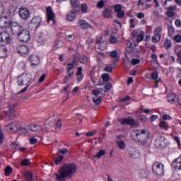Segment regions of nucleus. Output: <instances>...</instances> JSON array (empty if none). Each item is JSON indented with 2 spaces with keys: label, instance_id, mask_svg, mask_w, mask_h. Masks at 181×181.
Listing matches in <instances>:
<instances>
[{
  "label": "nucleus",
  "instance_id": "1",
  "mask_svg": "<svg viewBox=\"0 0 181 181\" xmlns=\"http://www.w3.org/2000/svg\"><path fill=\"white\" fill-rule=\"evenodd\" d=\"M77 172V165L74 163H64L59 168V174L55 173L56 179L63 181L64 179H71Z\"/></svg>",
  "mask_w": 181,
  "mask_h": 181
},
{
  "label": "nucleus",
  "instance_id": "2",
  "mask_svg": "<svg viewBox=\"0 0 181 181\" xmlns=\"http://www.w3.org/2000/svg\"><path fill=\"white\" fill-rule=\"evenodd\" d=\"M131 138L132 141H134L135 142H140V144L145 145V144L148 142V140L151 139V132L145 129L133 130L131 132Z\"/></svg>",
  "mask_w": 181,
  "mask_h": 181
},
{
  "label": "nucleus",
  "instance_id": "3",
  "mask_svg": "<svg viewBox=\"0 0 181 181\" xmlns=\"http://www.w3.org/2000/svg\"><path fill=\"white\" fill-rule=\"evenodd\" d=\"M11 26L12 32L16 33L22 29V26L18 23H12L11 19L8 18L6 16L0 17V28H9Z\"/></svg>",
  "mask_w": 181,
  "mask_h": 181
},
{
  "label": "nucleus",
  "instance_id": "4",
  "mask_svg": "<svg viewBox=\"0 0 181 181\" xmlns=\"http://www.w3.org/2000/svg\"><path fill=\"white\" fill-rule=\"evenodd\" d=\"M30 81H32V75L23 73L17 77L16 83L18 87H23L24 86H29Z\"/></svg>",
  "mask_w": 181,
  "mask_h": 181
},
{
  "label": "nucleus",
  "instance_id": "5",
  "mask_svg": "<svg viewBox=\"0 0 181 181\" xmlns=\"http://www.w3.org/2000/svg\"><path fill=\"white\" fill-rule=\"evenodd\" d=\"M17 37L20 42L26 43L30 40V32L27 29H23L18 33Z\"/></svg>",
  "mask_w": 181,
  "mask_h": 181
},
{
  "label": "nucleus",
  "instance_id": "6",
  "mask_svg": "<svg viewBox=\"0 0 181 181\" xmlns=\"http://www.w3.org/2000/svg\"><path fill=\"white\" fill-rule=\"evenodd\" d=\"M42 21L43 20L40 16L33 17L28 24L29 30H36V29L40 26V23H42Z\"/></svg>",
  "mask_w": 181,
  "mask_h": 181
},
{
  "label": "nucleus",
  "instance_id": "7",
  "mask_svg": "<svg viewBox=\"0 0 181 181\" xmlns=\"http://www.w3.org/2000/svg\"><path fill=\"white\" fill-rule=\"evenodd\" d=\"M11 35L7 31H2L0 33V46L4 45H9L11 43Z\"/></svg>",
  "mask_w": 181,
  "mask_h": 181
},
{
  "label": "nucleus",
  "instance_id": "8",
  "mask_svg": "<svg viewBox=\"0 0 181 181\" xmlns=\"http://www.w3.org/2000/svg\"><path fill=\"white\" fill-rule=\"evenodd\" d=\"M18 15L23 21H26L30 18V11L26 7H21L18 10Z\"/></svg>",
  "mask_w": 181,
  "mask_h": 181
},
{
  "label": "nucleus",
  "instance_id": "9",
  "mask_svg": "<svg viewBox=\"0 0 181 181\" xmlns=\"http://www.w3.org/2000/svg\"><path fill=\"white\" fill-rule=\"evenodd\" d=\"M118 122H120L122 125H130L131 127L136 125V122L135 121V119H132L130 117H129L128 118L123 117L122 119H119Z\"/></svg>",
  "mask_w": 181,
  "mask_h": 181
},
{
  "label": "nucleus",
  "instance_id": "10",
  "mask_svg": "<svg viewBox=\"0 0 181 181\" xmlns=\"http://www.w3.org/2000/svg\"><path fill=\"white\" fill-rule=\"evenodd\" d=\"M16 52L19 54H29V47L26 45H18Z\"/></svg>",
  "mask_w": 181,
  "mask_h": 181
},
{
  "label": "nucleus",
  "instance_id": "11",
  "mask_svg": "<svg viewBox=\"0 0 181 181\" xmlns=\"http://www.w3.org/2000/svg\"><path fill=\"white\" fill-rule=\"evenodd\" d=\"M8 131L10 132H18L21 128L19 122H13L7 126Z\"/></svg>",
  "mask_w": 181,
  "mask_h": 181
},
{
  "label": "nucleus",
  "instance_id": "12",
  "mask_svg": "<svg viewBox=\"0 0 181 181\" xmlns=\"http://www.w3.org/2000/svg\"><path fill=\"white\" fill-rule=\"evenodd\" d=\"M110 57L115 59V60L112 62L114 66H117V64L119 63V57H118V52H117V50L111 51L110 52Z\"/></svg>",
  "mask_w": 181,
  "mask_h": 181
},
{
  "label": "nucleus",
  "instance_id": "13",
  "mask_svg": "<svg viewBox=\"0 0 181 181\" xmlns=\"http://www.w3.org/2000/svg\"><path fill=\"white\" fill-rule=\"evenodd\" d=\"M171 166L175 170H181V155L173 161Z\"/></svg>",
  "mask_w": 181,
  "mask_h": 181
},
{
  "label": "nucleus",
  "instance_id": "14",
  "mask_svg": "<svg viewBox=\"0 0 181 181\" xmlns=\"http://www.w3.org/2000/svg\"><path fill=\"white\" fill-rule=\"evenodd\" d=\"M47 11V22H50V21H52V22H54V18H56V15H54V13L53 12V10L52 9V7L48 6L46 8Z\"/></svg>",
  "mask_w": 181,
  "mask_h": 181
},
{
  "label": "nucleus",
  "instance_id": "15",
  "mask_svg": "<svg viewBox=\"0 0 181 181\" xmlns=\"http://www.w3.org/2000/svg\"><path fill=\"white\" fill-rule=\"evenodd\" d=\"M78 26H79V28H81V29H90V28H91V25H90V23H88V22H87V21L86 20H78Z\"/></svg>",
  "mask_w": 181,
  "mask_h": 181
},
{
  "label": "nucleus",
  "instance_id": "16",
  "mask_svg": "<svg viewBox=\"0 0 181 181\" xmlns=\"http://www.w3.org/2000/svg\"><path fill=\"white\" fill-rule=\"evenodd\" d=\"M29 61L33 66H37L40 63V58L36 54H33L30 56Z\"/></svg>",
  "mask_w": 181,
  "mask_h": 181
},
{
  "label": "nucleus",
  "instance_id": "17",
  "mask_svg": "<svg viewBox=\"0 0 181 181\" xmlns=\"http://www.w3.org/2000/svg\"><path fill=\"white\" fill-rule=\"evenodd\" d=\"M76 76H77V81H78V83H81V81H83V78H84V74H83V67H78Z\"/></svg>",
  "mask_w": 181,
  "mask_h": 181
},
{
  "label": "nucleus",
  "instance_id": "18",
  "mask_svg": "<svg viewBox=\"0 0 181 181\" xmlns=\"http://www.w3.org/2000/svg\"><path fill=\"white\" fill-rule=\"evenodd\" d=\"M70 3L71 5V8L74 11V12H76V13H78L80 12V7L78 6V1L77 0H70Z\"/></svg>",
  "mask_w": 181,
  "mask_h": 181
},
{
  "label": "nucleus",
  "instance_id": "19",
  "mask_svg": "<svg viewBox=\"0 0 181 181\" xmlns=\"http://www.w3.org/2000/svg\"><path fill=\"white\" fill-rule=\"evenodd\" d=\"M111 15H112V6H109L105 8L103 16L104 18H111Z\"/></svg>",
  "mask_w": 181,
  "mask_h": 181
},
{
  "label": "nucleus",
  "instance_id": "20",
  "mask_svg": "<svg viewBox=\"0 0 181 181\" xmlns=\"http://www.w3.org/2000/svg\"><path fill=\"white\" fill-rule=\"evenodd\" d=\"M175 11H176V6H170L167 8V16L168 18H173L175 16Z\"/></svg>",
  "mask_w": 181,
  "mask_h": 181
},
{
  "label": "nucleus",
  "instance_id": "21",
  "mask_svg": "<svg viewBox=\"0 0 181 181\" xmlns=\"http://www.w3.org/2000/svg\"><path fill=\"white\" fill-rule=\"evenodd\" d=\"M8 57V48L5 46L0 47V59H4Z\"/></svg>",
  "mask_w": 181,
  "mask_h": 181
},
{
  "label": "nucleus",
  "instance_id": "22",
  "mask_svg": "<svg viewBox=\"0 0 181 181\" xmlns=\"http://www.w3.org/2000/svg\"><path fill=\"white\" fill-rule=\"evenodd\" d=\"M66 76H64V78L62 80L63 84H67L71 78H73V76H74V71H72L71 73H66Z\"/></svg>",
  "mask_w": 181,
  "mask_h": 181
},
{
  "label": "nucleus",
  "instance_id": "23",
  "mask_svg": "<svg viewBox=\"0 0 181 181\" xmlns=\"http://www.w3.org/2000/svg\"><path fill=\"white\" fill-rule=\"evenodd\" d=\"M129 156L131 158L133 159H138L139 156H141V153L138 150L132 149V151H129Z\"/></svg>",
  "mask_w": 181,
  "mask_h": 181
},
{
  "label": "nucleus",
  "instance_id": "24",
  "mask_svg": "<svg viewBox=\"0 0 181 181\" xmlns=\"http://www.w3.org/2000/svg\"><path fill=\"white\" fill-rule=\"evenodd\" d=\"M76 64V58H74L72 61L71 63H69L67 65H66V73H71V70H74V66Z\"/></svg>",
  "mask_w": 181,
  "mask_h": 181
},
{
  "label": "nucleus",
  "instance_id": "25",
  "mask_svg": "<svg viewBox=\"0 0 181 181\" xmlns=\"http://www.w3.org/2000/svg\"><path fill=\"white\" fill-rule=\"evenodd\" d=\"M168 103L176 104V95L175 93H169L167 96Z\"/></svg>",
  "mask_w": 181,
  "mask_h": 181
},
{
  "label": "nucleus",
  "instance_id": "26",
  "mask_svg": "<svg viewBox=\"0 0 181 181\" xmlns=\"http://www.w3.org/2000/svg\"><path fill=\"white\" fill-rule=\"evenodd\" d=\"M77 13L74 12V10H73L72 11L69 12L67 15H66V19L68 21H69V22H73V21H74V19H76V14Z\"/></svg>",
  "mask_w": 181,
  "mask_h": 181
},
{
  "label": "nucleus",
  "instance_id": "27",
  "mask_svg": "<svg viewBox=\"0 0 181 181\" xmlns=\"http://www.w3.org/2000/svg\"><path fill=\"white\" fill-rule=\"evenodd\" d=\"M24 177L27 181H33V174L29 171L24 173Z\"/></svg>",
  "mask_w": 181,
  "mask_h": 181
},
{
  "label": "nucleus",
  "instance_id": "28",
  "mask_svg": "<svg viewBox=\"0 0 181 181\" xmlns=\"http://www.w3.org/2000/svg\"><path fill=\"white\" fill-rule=\"evenodd\" d=\"M12 172H13L12 167L9 165L6 166L4 169V176H11V175H12Z\"/></svg>",
  "mask_w": 181,
  "mask_h": 181
},
{
  "label": "nucleus",
  "instance_id": "29",
  "mask_svg": "<svg viewBox=\"0 0 181 181\" xmlns=\"http://www.w3.org/2000/svg\"><path fill=\"white\" fill-rule=\"evenodd\" d=\"M103 93V88H99L98 89H93L92 90L93 95H95V97L97 98L100 94Z\"/></svg>",
  "mask_w": 181,
  "mask_h": 181
},
{
  "label": "nucleus",
  "instance_id": "30",
  "mask_svg": "<svg viewBox=\"0 0 181 181\" xmlns=\"http://www.w3.org/2000/svg\"><path fill=\"white\" fill-rule=\"evenodd\" d=\"M168 33L169 37H173V35L175 33V28L173 26L170 25L168 27Z\"/></svg>",
  "mask_w": 181,
  "mask_h": 181
},
{
  "label": "nucleus",
  "instance_id": "31",
  "mask_svg": "<svg viewBox=\"0 0 181 181\" xmlns=\"http://www.w3.org/2000/svg\"><path fill=\"white\" fill-rule=\"evenodd\" d=\"M159 127L162 129H164V131H168L169 129V125H168V123L166 122H160Z\"/></svg>",
  "mask_w": 181,
  "mask_h": 181
},
{
  "label": "nucleus",
  "instance_id": "32",
  "mask_svg": "<svg viewBox=\"0 0 181 181\" xmlns=\"http://www.w3.org/2000/svg\"><path fill=\"white\" fill-rule=\"evenodd\" d=\"M159 169V163H156L152 165V170L154 175H158V170Z\"/></svg>",
  "mask_w": 181,
  "mask_h": 181
},
{
  "label": "nucleus",
  "instance_id": "33",
  "mask_svg": "<svg viewBox=\"0 0 181 181\" xmlns=\"http://www.w3.org/2000/svg\"><path fill=\"white\" fill-rule=\"evenodd\" d=\"M112 6V9L113 8L115 13L122 11V5L121 4H115V6Z\"/></svg>",
  "mask_w": 181,
  "mask_h": 181
},
{
  "label": "nucleus",
  "instance_id": "34",
  "mask_svg": "<svg viewBox=\"0 0 181 181\" xmlns=\"http://www.w3.org/2000/svg\"><path fill=\"white\" fill-rule=\"evenodd\" d=\"M28 128L30 131H33V132H37V131H39V128H37V125L35 124L28 125Z\"/></svg>",
  "mask_w": 181,
  "mask_h": 181
},
{
  "label": "nucleus",
  "instance_id": "35",
  "mask_svg": "<svg viewBox=\"0 0 181 181\" xmlns=\"http://www.w3.org/2000/svg\"><path fill=\"white\" fill-rule=\"evenodd\" d=\"M175 53L177 54V57H181V45L175 46Z\"/></svg>",
  "mask_w": 181,
  "mask_h": 181
},
{
  "label": "nucleus",
  "instance_id": "36",
  "mask_svg": "<svg viewBox=\"0 0 181 181\" xmlns=\"http://www.w3.org/2000/svg\"><path fill=\"white\" fill-rule=\"evenodd\" d=\"M164 47L167 50L170 49V47H172V41L169 39H166L164 42Z\"/></svg>",
  "mask_w": 181,
  "mask_h": 181
},
{
  "label": "nucleus",
  "instance_id": "37",
  "mask_svg": "<svg viewBox=\"0 0 181 181\" xmlns=\"http://www.w3.org/2000/svg\"><path fill=\"white\" fill-rule=\"evenodd\" d=\"M79 61L81 64H87V62H88V59L87 58V56L82 55L79 57Z\"/></svg>",
  "mask_w": 181,
  "mask_h": 181
},
{
  "label": "nucleus",
  "instance_id": "38",
  "mask_svg": "<svg viewBox=\"0 0 181 181\" xmlns=\"http://www.w3.org/2000/svg\"><path fill=\"white\" fill-rule=\"evenodd\" d=\"M105 153V150H100L99 152H98L97 154L94 156V158H98V159H100V158L102 156H104Z\"/></svg>",
  "mask_w": 181,
  "mask_h": 181
},
{
  "label": "nucleus",
  "instance_id": "39",
  "mask_svg": "<svg viewBox=\"0 0 181 181\" xmlns=\"http://www.w3.org/2000/svg\"><path fill=\"white\" fill-rule=\"evenodd\" d=\"M133 50H135V44L132 42L129 46L127 47V52H128V53H132Z\"/></svg>",
  "mask_w": 181,
  "mask_h": 181
},
{
  "label": "nucleus",
  "instance_id": "40",
  "mask_svg": "<svg viewBox=\"0 0 181 181\" xmlns=\"http://www.w3.org/2000/svg\"><path fill=\"white\" fill-rule=\"evenodd\" d=\"M29 165H30V160L28 158H24L21 163V166H29Z\"/></svg>",
  "mask_w": 181,
  "mask_h": 181
},
{
  "label": "nucleus",
  "instance_id": "41",
  "mask_svg": "<svg viewBox=\"0 0 181 181\" xmlns=\"http://www.w3.org/2000/svg\"><path fill=\"white\" fill-rule=\"evenodd\" d=\"M117 146L119 148V149H125L127 147L125 142H124L122 140L117 141Z\"/></svg>",
  "mask_w": 181,
  "mask_h": 181
},
{
  "label": "nucleus",
  "instance_id": "42",
  "mask_svg": "<svg viewBox=\"0 0 181 181\" xmlns=\"http://www.w3.org/2000/svg\"><path fill=\"white\" fill-rule=\"evenodd\" d=\"M161 119L163 120V122H165V121H170V119H172V117L168 114H164L161 116Z\"/></svg>",
  "mask_w": 181,
  "mask_h": 181
},
{
  "label": "nucleus",
  "instance_id": "43",
  "mask_svg": "<svg viewBox=\"0 0 181 181\" xmlns=\"http://www.w3.org/2000/svg\"><path fill=\"white\" fill-rule=\"evenodd\" d=\"M93 102L94 103V104H95V105H100V104H101V97H93Z\"/></svg>",
  "mask_w": 181,
  "mask_h": 181
},
{
  "label": "nucleus",
  "instance_id": "44",
  "mask_svg": "<svg viewBox=\"0 0 181 181\" xmlns=\"http://www.w3.org/2000/svg\"><path fill=\"white\" fill-rule=\"evenodd\" d=\"M117 18H119V19H123V18H125V11H120L117 13Z\"/></svg>",
  "mask_w": 181,
  "mask_h": 181
},
{
  "label": "nucleus",
  "instance_id": "45",
  "mask_svg": "<svg viewBox=\"0 0 181 181\" xmlns=\"http://www.w3.org/2000/svg\"><path fill=\"white\" fill-rule=\"evenodd\" d=\"M62 120L60 119H58L56 122V124H55V129L57 131H60V129H62Z\"/></svg>",
  "mask_w": 181,
  "mask_h": 181
},
{
  "label": "nucleus",
  "instance_id": "46",
  "mask_svg": "<svg viewBox=\"0 0 181 181\" xmlns=\"http://www.w3.org/2000/svg\"><path fill=\"white\" fill-rule=\"evenodd\" d=\"M25 86H26L25 88H23L21 90L17 93L18 95H19L20 94H23V93H26V91H28V88L30 87V84L25 85Z\"/></svg>",
  "mask_w": 181,
  "mask_h": 181
},
{
  "label": "nucleus",
  "instance_id": "47",
  "mask_svg": "<svg viewBox=\"0 0 181 181\" xmlns=\"http://www.w3.org/2000/svg\"><path fill=\"white\" fill-rule=\"evenodd\" d=\"M63 159H64V156H59L54 160L55 165H59V163H60V162H62Z\"/></svg>",
  "mask_w": 181,
  "mask_h": 181
},
{
  "label": "nucleus",
  "instance_id": "48",
  "mask_svg": "<svg viewBox=\"0 0 181 181\" xmlns=\"http://www.w3.org/2000/svg\"><path fill=\"white\" fill-rule=\"evenodd\" d=\"M102 78L103 80V81H110V74H107V73H105L102 75Z\"/></svg>",
  "mask_w": 181,
  "mask_h": 181
},
{
  "label": "nucleus",
  "instance_id": "49",
  "mask_svg": "<svg viewBox=\"0 0 181 181\" xmlns=\"http://www.w3.org/2000/svg\"><path fill=\"white\" fill-rule=\"evenodd\" d=\"M8 115L10 119H13V118H15V115H16V112H15L13 110H11L9 111Z\"/></svg>",
  "mask_w": 181,
  "mask_h": 181
},
{
  "label": "nucleus",
  "instance_id": "50",
  "mask_svg": "<svg viewBox=\"0 0 181 181\" xmlns=\"http://www.w3.org/2000/svg\"><path fill=\"white\" fill-rule=\"evenodd\" d=\"M139 176L142 179H146V177H148V173L146 170H142L140 173Z\"/></svg>",
  "mask_w": 181,
  "mask_h": 181
},
{
  "label": "nucleus",
  "instance_id": "51",
  "mask_svg": "<svg viewBox=\"0 0 181 181\" xmlns=\"http://www.w3.org/2000/svg\"><path fill=\"white\" fill-rule=\"evenodd\" d=\"M139 119H140V121H142V122H146L148 121V117L145 115H140L139 116Z\"/></svg>",
  "mask_w": 181,
  "mask_h": 181
},
{
  "label": "nucleus",
  "instance_id": "52",
  "mask_svg": "<svg viewBox=\"0 0 181 181\" xmlns=\"http://www.w3.org/2000/svg\"><path fill=\"white\" fill-rule=\"evenodd\" d=\"M29 142L31 145H36L37 144V139L35 137H31L29 139Z\"/></svg>",
  "mask_w": 181,
  "mask_h": 181
},
{
  "label": "nucleus",
  "instance_id": "53",
  "mask_svg": "<svg viewBox=\"0 0 181 181\" xmlns=\"http://www.w3.org/2000/svg\"><path fill=\"white\" fill-rule=\"evenodd\" d=\"M141 63V60L138 59H132V64L133 66H136V64H139Z\"/></svg>",
  "mask_w": 181,
  "mask_h": 181
},
{
  "label": "nucleus",
  "instance_id": "54",
  "mask_svg": "<svg viewBox=\"0 0 181 181\" xmlns=\"http://www.w3.org/2000/svg\"><path fill=\"white\" fill-rule=\"evenodd\" d=\"M104 5V2L100 0L99 2H98L96 8H98V9H103Z\"/></svg>",
  "mask_w": 181,
  "mask_h": 181
},
{
  "label": "nucleus",
  "instance_id": "55",
  "mask_svg": "<svg viewBox=\"0 0 181 181\" xmlns=\"http://www.w3.org/2000/svg\"><path fill=\"white\" fill-rule=\"evenodd\" d=\"M175 42H177V43H181V35H177L174 37Z\"/></svg>",
  "mask_w": 181,
  "mask_h": 181
},
{
  "label": "nucleus",
  "instance_id": "56",
  "mask_svg": "<svg viewBox=\"0 0 181 181\" xmlns=\"http://www.w3.org/2000/svg\"><path fill=\"white\" fill-rule=\"evenodd\" d=\"M87 9H88V7L87 6V4H81V11H82V12L86 13L87 12Z\"/></svg>",
  "mask_w": 181,
  "mask_h": 181
},
{
  "label": "nucleus",
  "instance_id": "57",
  "mask_svg": "<svg viewBox=\"0 0 181 181\" xmlns=\"http://www.w3.org/2000/svg\"><path fill=\"white\" fill-rule=\"evenodd\" d=\"M158 77H159V74H158V72H153L151 74V78L153 80H158Z\"/></svg>",
  "mask_w": 181,
  "mask_h": 181
},
{
  "label": "nucleus",
  "instance_id": "58",
  "mask_svg": "<svg viewBox=\"0 0 181 181\" xmlns=\"http://www.w3.org/2000/svg\"><path fill=\"white\" fill-rule=\"evenodd\" d=\"M66 39L69 40V42H73V40L75 39L74 34L68 35L66 36Z\"/></svg>",
  "mask_w": 181,
  "mask_h": 181
},
{
  "label": "nucleus",
  "instance_id": "59",
  "mask_svg": "<svg viewBox=\"0 0 181 181\" xmlns=\"http://www.w3.org/2000/svg\"><path fill=\"white\" fill-rule=\"evenodd\" d=\"M111 87H112V84L107 83L104 86L105 88V93H107V91H109V90H111Z\"/></svg>",
  "mask_w": 181,
  "mask_h": 181
},
{
  "label": "nucleus",
  "instance_id": "60",
  "mask_svg": "<svg viewBox=\"0 0 181 181\" xmlns=\"http://www.w3.org/2000/svg\"><path fill=\"white\" fill-rule=\"evenodd\" d=\"M97 134V132L95 130H93L92 132H88L86 133V136H93V135H95Z\"/></svg>",
  "mask_w": 181,
  "mask_h": 181
},
{
  "label": "nucleus",
  "instance_id": "61",
  "mask_svg": "<svg viewBox=\"0 0 181 181\" xmlns=\"http://www.w3.org/2000/svg\"><path fill=\"white\" fill-rule=\"evenodd\" d=\"M144 34H140L139 35L137 36V42L138 43H140V42H142L144 40Z\"/></svg>",
  "mask_w": 181,
  "mask_h": 181
},
{
  "label": "nucleus",
  "instance_id": "62",
  "mask_svg": "<svg viewBox=\"0 0 181 181\" xmlns=\"http://www.w3.org/2000/svg\"><path fill=\"white\" fill-rule=\"evenodd\" d=\"M19 131H21L22 134H28V129L25 127H20Z\"/></svg>",
  "mask_w": 181,
  "mask_h": 181
},
{
  "label": "nucleus",
  "instance_id": "63",
  "mask_svg": "<svg viewBox=\"0 0 181 181\" xmlns=\"http://www.w3.org/2000/svg\"><path fill=\"white\" fill-rule=\"evenodd\" d=\"M174 141H175V142H177L178 146H180V139H179V137L177 136H174L173 137Z\"/></svg>",
  "mask_w": 181,
  "mask_h": 181
},
{
  "label": "nucleus",
  "instance_id": "64",
  "mask_svg": "<svg viewBox=\"0 0 181 181\" xmlns=\"http://www.w3.org/2000/svg\"><path fill=\"white\" fill-rule=\"evenodd\" d=\"M175 26H177V28H181V21L180 19L175 20Z\"/></svg>",
  "mask_w": 181,
  "mask_h": 181
}]
</instances>
